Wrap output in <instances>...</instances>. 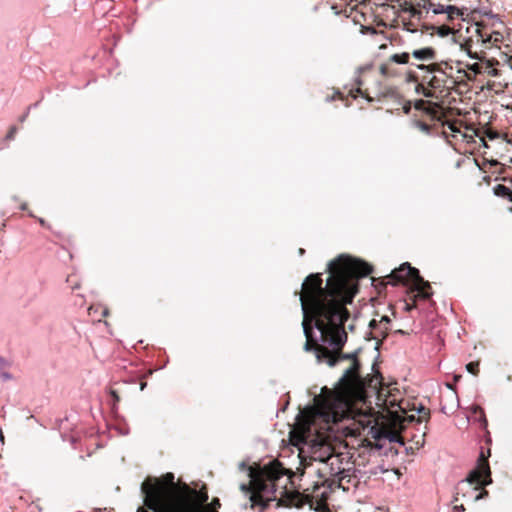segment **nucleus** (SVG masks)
Instances as JSON below:
<instances>
[{"instance_id": "1", "label": "nucleus", "mask_w": 512, "mask_h": 512, "mask_svg": "<svg viewBox=\"0 0 512 512\" xmlns=\"http://www.w3.org/2000/svg\"><path fill=\"white\" fill-rule=\"evenodd\" d=\"M326 285L323 286L321 273L309 274L302 283L303 293L299 295L303 314V332L309 337L307 317L315 319V328L336 352H340L348 340L345 324L350 318V311L345 307L350 304L359 291L360 278L369 276L373 266L366 261L340 254L327 264Z\"/></svg>"}, {"instance_id": "2", "label": "nucleus", "mask_w": 512, "mask_h": 512, "mask_svg": "<svg viewBox=\"0 0 512 512\" xmlns=\"http://www.w3.org/2000/svg\"><path fill=\"white\" fill-rule=\"evenodd\" d=\"M291 480L278 464L264 465L260 474L252 477L251 486L242 483L240 490L249 494L252 507H260V512L268 508L269 503L276 501V507L303 508L308 501L299 491L289 489Z\"/></svg>"}, {"instance_id": "3", "label": "nucleus", "mask_w": 512, "mask_h": 512, "mask_svg": "<svg viewBox=\"0 0 512 512\" xmlns=\"http://www.w3.org/2000/svg\"><path fill=\"white\" fill-rule=\"evenodd\" d=\"M174 479V474L168 472L163 475L161 480L158 478H149L142 482L140 490L147 509L152 512H167L168 507L186 491L195 492L201 497L204 495L208 496L206 491L202 492L190 489L187 484H184L179 491H176Z\"/></svg>"}, {"instance_id": "4", "label": "nucleus", "mask_w": 512, "mask_h": 512, "mask_svg": "<svg viewBox=\"0 0 512 512\" xmlns=\"http://www.w3.org/2000/svg\"><path fill=\"white\" fill-rule=\"evenodd\" d=\"M339 457L336 455H329L324 462V467L318 469V475L323 478L324 481L321 483H315L313 485L312 492H303L299 494L304 496L308 500L305 505H309L311 508H321L326 500L329 498L331 491L335 486L340 487V482L349 477V470L340 469Z\"/></svg>"}, {"instance_id": "5", "label": "nucleus", "mask_w": 512, "mask_h": 512, "mask_svg": "<svg viewBox=\"0 0 512 512\" xmlns=\"http://www.w3.org/2000/svg\"><path fill=\"white\" fill-rule=\"evenodd\" d=\"M386 278H388V283L393 286L409 280L418 296L423 300H428L433 295L430 283L424 280L419 270L412 267L409 262H404L398 268L393 269Z\"/></svg>"}, {"instance_id": "6", "label": "nucleus", "mask_w": 512, "mask_h": 512, "mask_svg": "<svg viewBox=\"0 0 512 512\" xmlns=\"http://www.w3.org/2000/svg\"><path fill=\"white\" fill-rule=\"evenodd\" d=\"M207 501V495L201 497L195 492L186 491L168 507L167 512H209Z\"/></svg>"}, {"instance_id": "7", "label": "nucleus", "mask_w": 512, "mask_h": 512, "mask_svg": "<svg viewBox=\"0 0 512 512\" xmlns=\"http://www.w3.org/2000/svg\"><path fill=\"white\" fill-rule=\"evenodd\" d=\"M390 8L399 16L400 13H408L410 18L419 21L426 19L432 6L431 0H395Z\"/></svg>"}, {"instance_id": "8", "label": "nucleus", "mask_w": 512, "mask_h": 512, "mask_svg": "<svg viewBox=\"0 0 512 512\" xmlns=\"http://www.w3.org/2000/svg\"><path fill=\"white\" fill-rule=\"evenodd\" d=\"M488 455H490V450H488ZM488 457L489 456L484 455L483 450L480 452L476 467L467 475V482L470 484H476L478 487L488 486L492 483L491 469L488 462Z\"/></svg>"}, {"instance_id": "9", "label": "nucleus", "mask_w": 512, "mask_h": 512, "mask_svg": "<svg viewBox=\"0 0 512 512\" xmlns=\"http://www.w3.org/2000/svg\"><path fill=\"white\" fill-rule=\"evenodd\" d=\"M410 53H396L389 57V59L382 63L379 67L380 74L385 78H395L400 75L399 70L395 67L396 64H408Z\"/></svg>"}, {"instance_id": "10", "label": "nucleus", "mask_w": 512, "mask_h": 512, "mask_svg": "<svg viewBox=\"0 0 512 512\" xmlns=\"http://www.w3.org/2000/svg\"><path fill=\"white\" fill-rule=\"evenodd\" d=\"M416 67H417V69H419L421 71L428 72V74L438 73L444 78L447 77L446 69H452V66L448 62H445V61L434 62V63L428 64V65L417 64Z\"/></svg>"}, {"instance_id": "11", "label": "nucleus", "mask_w": 512, "mask_h": 512, "mask_svg": "<svg viewBox=\"0 0 512 512\" xmlns=\"http://www.w3.org/2000/svg\"><path fill=\"white\" fill-rule=\"evenodd\" d=\"M476 36L477 41H480L483 45H485V47L495 45L503 38L502 34L499 32L486 33L479 27L476 28Z\"/></svg>"}, {"instance_id": "12", "label": "nucleus", "mask_w": 512, "mask_h": 512, "mask_svg": "<svg viewBox=\"0 0 512 512\" xmlns=\"http://www.w3.org/2000/svg\"><path fill=\"white\" fill-rule=\"evenodd\" d=\"M316 358L318 362L325 361L330 367H335L340 362L339 352H330L328 350H317Z\"/></svg>"}, {"instance_id": "13", "label": "nucleus", "mask_w": 512, "mask_h": 512, "mask_svg": "<svg viewBox=\"0 0 512 512\" xmlns=\"http://www.w3.org/2000/svg\"><path fill=\"white\" fill-rule=\"evenodd\" d=\"M411 55L420 61H429L436 59V50L433 47H423L412 51Z\"/></svg>"}, {"instance_id": "14", "label": "nucleus", "mask_w": 512, "mask_h": 512, "mask_svg": "<svg viewBox=\"0 0 512 512\" xmlns=\"http://www.w3.org/2000/svg\"><path fill=\"white\" fill-rule=\"evenodd\" d=\"M360 368L361 366L350 365V367L344 371L339 381L344 385L355 382L359 378Z\"/></svg>"}, {"instance_id": "15", "label": "nucleus", "mask_w": 512, "mask_h": 512, "mask_svg": "<svg viewBox=\"0 0 512 512\" xmlns=\"http://www.w3.org/2000/svg\"><path fill=\"white\" fill-rule=\"evenodd\" d=\"M361 351H362L361 347L357 348L355 351L350 352V353H343L340 351L339 352L340 361L351 360L352 361L351 365L361 366V362L358 358Z\"/></svg>"}, {"instance_id": "16", "label": "nucleus", "mask_w": 512, "mask_h": 512, "mask_svg": "<svg viewBox=\"0 0 512 512\" xmlns=\"http://www.w3.org/2000/svg\"><path fill=\"white\" fill-rule=\"evenodd\" d=\"M493 192L496 196L505 198L512 202V190L509 187L503 184H498L493 188Z\"/></svg>"}, {"instance_id": "17", "label": "nucleus", "mask_w": 512, "mask_h": 512, "mask_svg": "<svg viewBox=\"0 0 512 512\" xmlns=\"http://www.w3.org/2000/svg\"><path fill=\"white\" fill-rule=\"evenodd\" d=\"M415 92L418 95H421L425 98H434L435 92L432 91L431 88L427 84L418 82L415 86Z\"/></svg>"}, {"instance_id": "18", "label": "nucleus", "mask_w": 512, "mask_h": 512, "mask_svg": "<svg viewBox=\"0 0 512 512\" xmlns=\"http://www.w3.org/2000/svg\"><path fill=\"white\" fill-rule=\"evenodd\" d=\"M446 79L442 76L432 75L429 78V88L434 92L435 90L441 89L445 86Z\"/></svg>"}, {"instance_id": "19", "label": "nucleus", "mask_w": 512, "mask_h": 512, "mask_svg": "<svg viewBox=\"0 0 512 512\" xmlns=\"http://www.w3.org/2000/svg\"><path fill=\"white\" fill-rule=\"evenodd\" d=\"M430 10L435 15H438V14H446L447 15L448 11H454L455 9L453 8V5H443L440 3L435 4L434 2H432V6H431Z\"/></svg>"}, {"instance_id": "20", "label": "nucleus", "mask_w": 512, "mask_h": 512, "mask_svg": "<svg viewBox=\"0 0 512 512\" xmlns=\"http://www.w3.org/2000/svg\"><path fill=\"white\" fill-rule=\"evenodd\" d=\"M453 8L455 9L454 11H448L447 12V19L449 21H453L455 18L461 17L462 20H464V15L468 11V9L465 8V7L459 8V7L455 6V5H453Z\"/></svg>"}, {"instance_id": "21", "label": "nucleus", "mask_w": 512, "mask_h": 512, "mask_svg": "<svg viewBox=\"0 0 512 512\" xmlns=\"http://www.w3.org/2000/svg\"><path fill=\"white\" fill-rule=\"evenodd\" d=\"M471 40L469 41H466L465 43H463L461 45V49L462 50H465L467 52V55L469 56V58L471 59H474V60H482V57L477 53V52H473L471 50V47H472V44H471Z\"/></svg>"}, {"instance_id": "22", "label": "nucleus", "mask_w": 512, "mask_h": 512, "mask_svg": "<svg viewBox=\"0 0 512 512\" xmlns=\"http://www.w3.org/2000/svg\"><path fill=\"white\" fill-rule=\"evenodd\" d=\"M483 73H486L492 77L499 76V70L494 67L493 62L491 60H486Z\"/></svg>"}, {"instance_id": "23", "label": "nucleus", "mask_w": 512, "mask_h": 512, "mask_svg": "<svg viewBox=\"0 0 512 512\" xmlns=\"http://www.w3.org/2000/svg\"><path fill=\"white\" fill-rule=\"evenodd\" d=\"M413 126L418 128L421 132L427 134V135H430L431 132H432V128L430 125H428L427 123L423 122V121H420V120H415L413 122Z\"/></svg>"}, {"instance_id": "24", "label": "nucleus", "mask_w": 512, "mask_h": 512, "mask_svg": "<svg viewBox=\"0 0 512 512\" xmlns=\"http://www.w3.org/2000/svg\"><path fill=\"white\" fill-rule=\"evenodd\" d=\"M434 31L441 38L447 37L452 33V29L447 25L435 26Z\"/></svg>"}, {"instance_id": "25", "label": "nucleus", "mask_w": 512, "mask_h": 512, "mask_svg": "<svg viewBox=\"0 0 512 512\" xmlns=\"http://www.w3.org/2000/svg\"><path fill=\"white\" fill-rule=\"evenodd\" d=\"M414 410L417 412V414L419 415V421L421 419H425L427 420L430 416V411L428 408H426L424 405L422 404H419L418 407H415Z\"/></svg>"}, {"instance_id": "26", "label": "nucleus", "mask_w": 512, "mask_h": 512, "mask_svg": "<svg viewBox=\"0 0 512 512\" xmlns=\"http://www.w3.org/2000/svg\"><path fill=\"white\" fill-rule=\"evenodd\" d=\"M484 66H485V64L478 63V62L466 65L467 69L471 70L475 75L482 74L483 70H484Z\"/></svg>"}, {"instance_id": "27", "label": "nucleus", "mask_w": 512, "mask_h": 512, "mask_svg": "<svg viewBox=\"0 0 512 512\" xmlns=\"http://www.w3.org/2000/svg\"><path fill=\"white\" fill-rule=\"evenodd\" d=\"M466 370L473 374V375H478L479 373V362L478 361H472V362H469L468 364H466Z\"/></svg>"}, {"instance_id": "28", "label": "nucleus", "mask_w": 512, "mask_h": 512, "mask_svg": "<svg viewBox=\"0 0 512 512\" xmlns=\"http://www.w3.org/2000/svg\"><path fill=\"white\" fill-rule=\"evenodd\" d=\"M420 81V76L414 71H408L406 74V82L408 83H418Z\"/></svg>"}, {"instance_id": "29", "label": "nucleus", "mask_w": 512, "mask_h": 512, "mask_svg": "<svg viewBox=\"0 0 512 512\" xmlns=\"http://www.w3.org/2000/svg\"><path fill=\"white\" fill-rule=\"evenodd\" d=\"M380 325L381 324H384L385 325V331L383 332V337H386L387 333H388V329H389V325L391 324V319L389 316L387 315H384L381 317L380 321H379Z\"/></svg>"}, {"instance_id": "30", "label": "nucleus", "mask_w": 512, "mask_h": 512, "mask_svg": "<svg viewBox=\"0 0 512 512\" xmlns=\"http://www.w3.org/2000/svg\"><path fill=\"white\" fill-rule=\"evenodd\" d=\"M403 26H404V29L408 32L415 33L418 31V29L416 27H414L411 20H407V21L403 20Z\"/></svg>"}, {"instance_id": "31", "label": "nucleus", "mask_w": 512, "mask_h": 512, "mask_svg": "<svg viewBox=\"0 0 512 512\" xmlns=\"http://www.w3.org/2000/svg\"><path fill=\"white\" fill-rule=\"evenodd\" d=\"M476 420L480 423V425L483 429H485V430L487 429L488 421H487L485 412H482L481 414H479V417Z\"/></svg>"}, {"instance_id": "32", "label": "nucleus", "mask_w": 512, "mask_h": 512, "mask_svg": "<svg viewBox=\"0 0 512 512\" xmlns=\"http://www.w3.org/2000/svg\"><path fill=\"white\" fill-rule=\"evenodd\" d=\"M13 377H12V374L9 373L8 371L4 369H1L0 370V379L3 381V382H6V381H9L11 380Z\"/></svg>"}, {"instance_id": "33", "label": "nucleus", "mask_w": 512, "mask_h": 512, "mask_svg": "<svg viewBox=\"0 0 512 512\" xmlns=\"http://www.w3.org/2000/svg\"><path fill=\"white\" fill-rule=\"evenodd\" d=\"M434 30H435V25H433V24H426V23H424L421 26V31L423 33H428L430 31H434Z\"/></svg>"}, {"instance_id": "34", "label": "nucleus", "mask_w": 512, "mask_h": 512, "mask_svg": "<svg viewBox=\"0 0 512 512\" xmlns=\"http://www.w3.org/2000/svg\"><path fill=\"white\" fill-rule=\"evenodd\" d=\"M110 396L113 400V409L115 408L116 404L119 402L120 400V397L118 395V393L115 391V390H110Z\"/></svg>"}, {"instance_id": "35", "label": "nucleus", "mask_w": 512, "mask_h": 512, "mask_svg": "<svg viewBox=\"0 0 512 512\" xmlns=\"http://www.w3.org/2000/svg\"><path fill=\"white\" fill-rule=\"evenodd\" d=\"M16 133H17V127L12 126L6 135V139H8V140L14 139Z\"/></svg>"}, {"instance_id": "36", "label": "nucleus", "mask_w": 512, "mask_h": 512, "mask_svg": "<svg viewBox=\"0 0 512 512\" xmlns=\"http://www.w3.org/2000/svg\"><path fill=\"white\" fill-rule=\"evenodd\" d=\"M424 72L425 73L422 76H420V81L419 82L429 85V78L433 74H428V72H426V71H424Z\"/></svg>"}, {"instance_id": "37", "label": "nucleus", "mask_w": 512, "mask_h": 512, "mask_svg": "<svg viewBox=\"0 0 512 512\" xmlns=\"http://www.w3.org/2000/svg\"><path fill=\"white\" fill-rule=\"evenodd\" d=\"M482 412H484V410L479 405H473L471 407V413L473 415L481 414Z\"/></svg>"}, {"instance_id": "38", "label": "nucleus", "mask_w": 512, "mask_h": 512, "mask_svg": "<svg viewBox=\"0 0 512 512\" xmlns=\"http://www.w3.org/2000/svg\"><path fill=\"white\" fill-rule=\"evenodd\" d=\"M37 105H38V102H36V103H34L33 105L29 106V107H28L27 112H26V113H24L22 116H20L19 121H20V122H24V121L26 120L27 116H28L29 110H30L32 107H36Z\"/></svg>"}, {"instance_id": "39", "label": "nucleus", "mask_w": 512, "mask_h": 512, "mask_svg": "<svg viewBox=\"0 0 512 512\" xmlns=\"http://www.w3.org/2000/svg\"><path fill=\"white\" fill-rule=\"evenodd\" d=\"M304 350L307 352L314 351L316 353L318 349L314 348L308 341H306L304 344Z\"/></svg>"}, {"instance_id": "40", "label": "nucleus", "mask_w": 512, "mask_h": 512, "mask_svg": "<svg viewBox=\"0 0 512 512\" xmlns=\"http://www.w3.org/2000/svg\"><path fill=\"white\" fill-rule=\"evenodd\" d=\"M380 326V323L376 319H372L369 322V328L370 329H377Z\"/></svg>"}, {"instance_id": "41", "label": "nucleus", "mask_w": 512, "mask_h": 512, "mask_svg": "<svg viewBox=\"0 0 512 512\" xmlns=\"http://www.w3.org/2000/svg\"><path fill=\"white\" fill-rule=\"evenodd\" d=\"M488 496V491L484 490L482 492H480L479 494L476 495L475 497V500L478 501L484 497H487Z\"/></svg>"}, {"instance_id": "42", "label": "nucleus", "mask_w": 512, "mask_h": 512, "mask_svg": "<svg viewBox=\"0 0 512 512\" xmlns=\"http://www.w3.org/2000/svg\"><path fill=\"white\" fill-rule=\"evenodd\" d=\"M7 361L4 358L0 357V370L6 368Z\"/></svg>"}, {"instance_id": "43", "label": "nucleus", "mask_w": 512, "mask_h": 512, "mask_svg": "<svg viewBox=\"0 0 512 512\" xmlns=\"http://www.w3.org/2000/svg\"><path fill=\"white\" fill-rule=\"evenodd\" d=\"M453 509H454V512H461V511L465 510L463 505H456V506H454Z\"/></svg>"}, {"instance_id": "44", "label": "nucleus", "mask_w": 512, "mask_h": 512, "mask_svg": "<svg viewBox=\"0 0 512 512\" xmlns=\"http://www.w3.org/2000/svg\"><path fill=\"white\" fill-rule=\"evenodd\" d=\"M357 85H358V89L357 91L363 96V97H366L361 91H360V86L362 85V81L361 79H357Z\"/></svg>"}, {"instance_id": "45", "label": "nucleus", "mask_w": 512, "mask_h": 512, "mask_svg": "<svg viewBox=\"0 0 512 512\" xmlns=\"http://www.w3.org/2000/svg\"><path fill=\"white\" fill-rule=\"evenodd\" d=\"M347 329H348L349 331L353 332V331H354V329H355V325H354L353 323H351V324H349V325L347 326Z\"/></svg>"}, {"instance_id": "46", "label": "nucleus", "mask_w": 512, "mask_h": 512, "mask_svg": "<svg viewBox=\"0 0 512 512\" xmlns=\"http://www.w3.org/2000/svg\"><path fill=\"white\" fill-rule=\"evenodd\" d=\"M413 307H414L413 305L406 304V305H405V310H406V311H411V310L413 309Z\"/></svg>"}, {"instance_id": "47", "label": "nucleus", "mask_w": 512, "mask_h": 512, "mask_svg": "<svg viewBox=\"0 0 512 512\" xmlns=\"http://www.w3.org/2000/svg\"><path fill=\"white\" fill-rule=\"evenodd\" d=\"M407 418H408V421H409V422H413V421H415V420H416V416H415V415H410V416H408Z\"/></svg>"}, {"instance_id": "48", "label": "nucleus", "mask_w": 512, "mask_h": 512, "mask_svg": "<svg viewBox=\"0 0 512 512\" xmlns=\"http://www.w3.org/2000/svg\"><path fill=\"white\" fill-rule=\"evenodd\" d=\"M490 165L491 166H497V165H499V162L497 160H491L490 161Z\"/></svg>"}, {"instance_id": "49", "label": "nucleus", "mask_w": 512, "mask_h": 512, "mask_svg": "<svg viewBox=\"0 0 512 512\" xmlns=\"http://www.w3.org/2000/svg\"><path fill=\"white\" fill-rule=\"evenodd\" d=\"M239 467H240V469H242V470L247 469V465H246L244 462H241V463L239 464Z\"/></svg>"}, {"instance_id": "50", "label": "nucleus", "mask_w": 512, "mask_h": 512, "mask_svg": "<svg viewBox=\"0 0 512 512\" xmlns=\"http://www.w3.org/2000/svg\"><path fill=\"white\" fill-rule=\"evenodd\" d=\"M20 209L22 211H25L27 209V204L26 203L21 204Z\"/></svg>"}, {"instance_id": "51", "label": "nucleus", "mask_w": 512, "mask_h": 512, "mask_svg": "<svg viewBox=\"0 0 512 512\" xmlns=\"http://www.w3.org/2000/svg\"><path fill=\"white\" fill-rule=\"evenodd\" d=\"M389 440H390L391 442H398V440L396 439V436H394V435H392V436L389 438Z\"/></svg>"}, {"instance_id": "52", "label": "nucleus", "mask_w": 512, "mask_h": 512, "mask_svg": "<svg viewBox=\"0 0 512 512\" xmlns=\"http://www.w3.org/2000/svg\"><path fill=\"white\" fill-rule=\"evenodd\" d=\"M298 253L300 256L304 255L305 250L303 248H299Z\"/></svg>"}, {"instance_id": "53", "label": "nucleus", "mask_w": 512, "mask_h": 512, "mask_svg": "<svg viewBox=\"0 0 512 512\" xmlns=\"http://www.w3.org/2000/svg\"><path fill=\"white\" fill-rule=\"evenodd\" d=\"M146 385H147V383H146V382H142V383L140 384V389H141V390H144V389H145V387H146Z\"/></svg>"}, {"instance_id": "54", "label": "nucleus", "mask_w": 512, "mask_h": 512, "mask_svg": "<svg viewBox=\"0 0 512 512\" xmlns=\"http://www.w3.org/2000/svg\"><path fill=\"white\" fill-rule=\"evenodd\" d=\"M212 504L220 506L219 499H213Z\"/></svg>"}, {"instance_id": "55", "label": "nucleus", "mask_w": 512, "mask_h": 512, "mask_svg": "<svg viewBox=\"0 0 512 512\" xmlns=\"http://www.w3.org/2000/svg\"><path fill=\"white\" fill-rule=\"evenodd\" d=\"M483 180L487 183H490V176H485Z\"/></svg>"}, {"instance_id": "56", "label": "nucleus", "mask_w": 512, "mask_h": 512, "mask_svg": "<svg viewBox=\"0 0 512 512\" xmlns=\"http://www.w3.org/2000/svg\"><path fill=\"white\" fill-rule=\"evenodd\" d=\"M0 441H1L2 443H4V435H3V433H2V432H0Z\"/></svg>"}, {"instance_id": "57", "label": "nucleus", "mask_w": 512, "mask_h": 512, "mask_svg": "<svg viewBox=\"0 0 512 512\" xmlns=\"http://www.w3.org/2000/svg\"><path fill=\"white\" fill-rule=\"evenodd\" d=\"M460 377H461L460 375H456V376H454V380L458 381L460 379Z\"/></svg>"}, {"instance_id": "58", "label": "nucleus", "mask_w": 512, "mask_h": 512, "mask_svg": "<svg viewBox=\"0 0 512 512\" xmlns=\"http://www.w3.org/2000/svg\"><path fill=\"white\" fill-rule=\"evenodd\" d=\"M39 222H40L41 225L45 224V221L42 218L39 219Z\"/></svg>"}, {"instance_id": "59", "label": "nucleus", "mask_w": 512, "mask_h": 512, "mask_svg": "<svg viewBox=\"0 0 512 512\" xmlns=\"http://www.w3.org/2000/svg\"><path fill=\"white\" fill-rule=\"evenodd\" d=\"M379 345H380V342H377L376 343V346H375V349L378 350L379 349Z\"/></svg>"}, {"instance_id": "60", "label": "nucleus", "mask_w": 512, "mask_h": 512, "mask_svg": "<svg viewBox=\"0 0 512 512\" xmlns=\"http://www.w3.org/2000/svg\"><path fill=\"white\" fill-rule=\"evenodd\" d=\"M489 138L494 139V138H496V135H489Z\"/></svg>"}, {"instance_id": "61", "label": "nucleus", "mask_w": 512, "mask_h": 512, "mask_svg": "<svg viewBox=\"0 0 512 512\" xmlns=\"http://www.w3.org/2000/svg\"><path fill=\"white\" fill-rule=\"evenodd\" d=\"M108 314L107 310L103 312V315L106 316Z\"/></svg>"}, {"instance_id": "62", "label": "nucleus", "mask_w": 512, "mask_h": 512, "mask_svg": "<svg viewBox=\"0 0 512 512\" xmlns=\"http://www.w3.org/2000/svg\"><path fill=\"white\" fill-rule=\"evenodd\" d=\"M447 387L452 389V385L451 384H447Z\"/></svg>"}, {"instance_id": "63", "label": "nucleus", "mask_w": 512, "mask_h": 512, "mask_svg": "<svg viewBox=\"0 0 512 512\" xmlns=\"http://www.w3.org/2000/svg\"><path fill=\"white\" fill-rule=\"evenodd\" d=\"M511 161H512V158H511Z\"/></svg>"}]
</instances>
